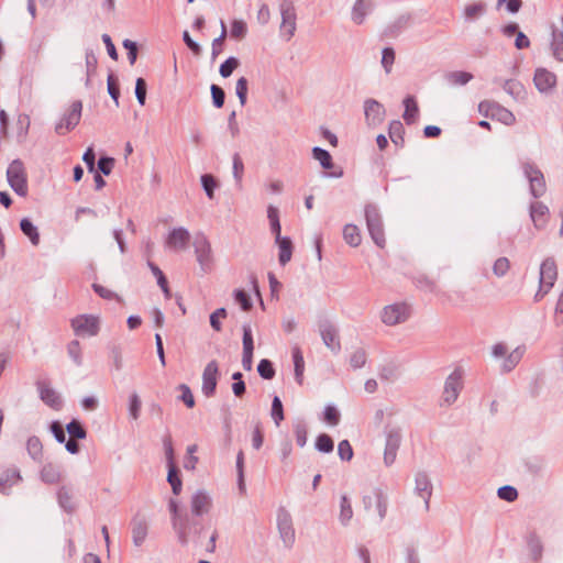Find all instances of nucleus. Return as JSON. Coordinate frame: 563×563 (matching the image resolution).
<instances>
[{
	"mask_svg": "<svg viewBox=\"0 0 563 563\" xmlns=\"http://www.w3.org/2000/svg\"><path fill=\"white\" fill-rule=\"evenodd\" d=\"M464 369L462 367H456L445 378L440 398V407L449 408L456 402L464 387Z\"/></svg>",
	"mask_w": 563,
	"mask_h": 563,
	"instance_id": "f257e3e1",
	"label": "nucleus"
},
{
	"mask_svg": "<svg viewBox=\"0 0 563 563\" xmlns=\"http://www.w3.org/2000/svg\"><path fill=\"white\" fill-rule=\"evenodd\" d=\"M412 314V306L407 301H395L383 307L379 313L380 321L387 327H395L407 322Z\"/></svg>",
	"mask_w": 563,
	"mask_h": 563,
	"instance_id": "f03ea898",
	"label": "nucleus"
},
{
	"mask_svg": "<svg viewBox=\"0 0 563 563\" xmlns=\"http://www.w3.org/2000/svg\"><path fill=\"white\" fill-rule=\"evenodd\" d=\"M172 527L181 545H187L190 541L196 540L203 529L197 519L190 518L187 514L181 518L172 520Z\"/></svg>",
	"mask_w": 563,
	"mask_h": 563,
	"instance_id": "7ed1b4c3",
	"label": "nucleus"
},
{
	"mask_svg": "<svg viewBox=\"0 0 563 563\" xmlns=\"http://www.w3.org/2000/svg\"><path fill=\"white\" fill-rule=\"evenodd\" d=\"M7 180L11 189L20 197L29 194L27 174L20 158L13 159L7 168Z\"/></svg>",
	"mask_w": 563,
	"mask_h": 563,
	"instance_id": "20e7f679",
	"label": "nucleus"
},
{
	"mask_svg": "<svg viewBox=\"0 0 563 563\" xmlns=\"http://www.w3.org/2000/svg\"><path fill=\"white\" fill-rule=\"evenodd\" d=\"M558 278V266L553 258L544 260L540 265L539 289L534 295V301H540L549 294Z\"/></svg>",
	"mask_w": 563,
	"mask_h": 563,
	"instance_id": "39448f33",
	"label": "nucleus"
},
{
	"mask_svg": "<svg viewBox=\"0 0 563 563\" xmlns=\"http://www.w3.org/2000/svg\"><path fill=\"white\" fill-rule=\"evenodd\" d=\"M70 327L77 336L91 338L99 334L101 319L97 314H78L70 320Z\"/></svg>",
	"mask_w": 563,
	"mask_h": 563,
	"instance_id": "423d86ee",
	"label": "nucleus"
},
{
	"mask_svg": "<svg viewBox=\"0 0 563 563\" xmlns=\"http://www.w3.org/2000/svg\"><path fill=\"white\" fill-rule=\"evenodd\" d=\"M523 176L529 183V191L536 199L544 196L547 183L541 169L532 162H525L521 165Z\"/></svg>",
	"mask_w": 563,
	"mask_h": 563,
	"instance_id": "0eeeda50",
	"label": "nucleus"
},
{
	"mask_svg": "<svg viewBox=\"0 0 563 563\" xmlns=\"http://www.w3.org/2000/svg\"><path fill=\"white\" fill-rule=\"evenodd\" d=\"M365 219L373 242L376 244V246H384L385 232L382 216L375 205H366Z\"/></svg>",
	"mask_w": 563,
	"mask_h": 563,
	"instance_id": "6e6552de",
	"label": "nucleus"
},
{
	"mask_svg": "<svg viewBox=\"0 0 563 563\" xmlns=\"http://www.w3.org/2000/svg\"><path fill=\"white\" fill-rule=\"evenodd\" d=\"M282 15L280 35L288 42L297 29V13L292 0H283L279 4Z\"/></svg>",
	"mask_w": 563,
	"mask_h": 563,
	"instance_id": "1a4fd4ad",
	"label": "nucleus"
},
{
	"mask_svg": "<svg viewBox=\"0 0 563 563\" xmlns=\"http://www.w3.org/2000/svg\"><path fill=\"white\" fill-rule=\"evenodd\" d=\"M318 332L323 344L333 353L339 354L342 346L338 328L329 320H322L318 323Z\"/></svg>",
	"mask_w": 563,
	"mask_h": 563,
	"instance_id": "9d476101",
	"label": "nucleus"
},
{
	"mask_svg": "<svg viewBox=\"0 0 563 563\" xmlns=\"http://www.w3.org/2000/svg\"><path fill=\"white\" fill-rule=\"evenodd\" d=\"M82 103L80 100L74 101L68 111L64 114L62 120L55 125V132L58 135H65L67 132L74 130L81 118Z\"/></svg>",
	"mask_w": 563,
	"mask_h": 563,
	"instance_id": "9b49d317",
	"label": "nucleus"
},
{
	"mask_svg": "<svg viewBox=\"0 0 563 563\" xmlns=\"http://www.w3.org/2000/svg\"><path fill=\"white\" fill-rule=\"evenodd\" d=\"M363 504L366 510H375L382 521L387 514L388 498L380 488H374L363 497Z\"/></svg>",
	"mask_w": 563,
	"mask_h": 563,
	"instance_id": "f8f14e48",
	"label": "nucleus"
},
{
	"mask_svg": "<svg viewBox=\"0 0 563 563\" xmlns=\"http://www.w3.org/2000/svg\"><path fill=\"white\" fill-rule=\"evenodd\" d=\"M191 514L196 517H200L209 514L212 508V497L205 489L196 490L190 498Z\"/></svg>",
	"mask_w": 563,
	"mask_h": 563,
	"instance_id": "ddd939ff",
	"label": "nucleus"
},
{
	"mask_svg": "<svg viewBox=\"0 0 563 563\" xmlns=\"http://www.w3.org/2000/svg\"><path fill=\"white\" fill-rule=\"evenodd\" d=\"M219 376V366L217 361H210L202 373V386L201 391L206 397L214 395Z\"/></svg>",
	"mask_w": 563,
	"mask_h": 563,
	"instance_id": "4468645a",
	"label": "nucleus"
},
{
	"mask_svg": "<svg viewBox=\"0 0 563 563\" xmlns=\"http://www.w3.org/2000/svg\"><path fill=\"white\" fill-rule=\"evenodd\" d=\"M536 88L541 93H549L556 85V76L547 68H537L533 76Z\"/></svg>",
	"mask_w": 563,
	"mask_h": 563,
	"instance_id": "2eb2a0df",
	"label": "nucleus"
},
{
	"mask_svg": "<svg viewBox=\"0 0 563 563\" xmlns=\"http://www.w3.org/2000/svg\"><path fill=\"white\" fill-rule=\"evenodd\" d=\"M267 218L269 220L271 224V231L275 235V241L278 246L286 247L291 246V240L287 236L282 238L280 236V222H279V212L278 209L269 206L267 209Z\"/></svg>",
	"mask_w": 563,
	"mask_h": 563,
	"instance_id": "dca6fc26",
	"label": "nucleus"
},
{
	"mask_svg": "<svg viewBox=\"0 0 563 563\" xmlns=\"http://www.w3.org/2000/svg\"><path fill=\"white\" fill-rule=\"evenodd\" d=\"M415 492L424 503V509H429V500L432 495V484L427 473L419 472L415 477Z\"/></svg>",
	"mask_w": 563,
	"mask_h": 563,
	"instance_id": "f3484780",
	"label": "nucleus"
},
{
	"mask_svg": "<svg viewBox=\"0 0 563 563\" xmlns=\"http://www.w3.org/2000/svg\"><path fill=\"white\" fill-rule=\"evenodd\" d=\"M364 112L369 125H377L382 123L385 117V109L383 104L375 99H367L364 102Z\"/></svg>",
	"mask_w": 563,
	"mask_h": 563,
	"instance_id": "a211bd4d",
	"label": "nucleus"
},
{
	"mask_svg": "<svg viewBox=\"0 0 563 563\" xmlns=\"http://www.w3.org/2000/svg\"><path fill=\"white\" fill-rule=\"evenodd\" d=\"M529 211L530 218L537 229H542L547 225L550 218V210L543 202H531Z\"/></svg>",
	"mask_w": 563,
	"mask_h": 563,
	"instance_id": "6ab92c4d",
	"label": "nucleus"
},
{
	"mask_svg": "<svg viewBox=\"0 0 563 563\" xmlns=\"http://www.w3.org/2000/svg\"><path fill=\"white\" fill-rule=\"evenodd\" d=\"M132 541L136 548H140L146 540L148 533V522L142 516H135L131 522Z\"/></svg>",
	"mask_w": 563,
	"mask_h": 563,
	"instance_id": "aec40b11",
	"label": "nucleus"
},
{
	"mask_svg": "<svg viewBox=\"0 0 563 563\" xmlns=\"http://www.w3.org/2000/svg\"><path fill=\"white\" fill-rule=\"evenodd\" d=\"M277 526L284 543L287 545L291 544L295 540V530L291 517L287 511L283 510L278 514Z\"/></svg>",
	"mask_w": 563,
	"mask_h": 563,
	"instance_id": "412c9836",
	"label": "nucleus"
},
{
	"mask_svg": "<svg viewBox=\"0 0 563 563\" xmlns=\"http://www.w3.org/2000/svg\"><path fill=\"white\" fill-rule=\"evenodd\" d=\"M22 481L20 471L16 467H9L0 474V493L9 495L11 488Z\"/></svg>",
	"mask_w": 563,
	"mask_h": 563,
	"instance_id": "4be33fe9",
	"label": "nucleus"
},
{
	"mask_svg": "<svg viewBox=\"0 0 563 563\" xmlns=\"http://www.w3.org/2000/svg\"><path fill=\"white\" fill-rule=\"evenodd\" d=\"M525 352V346H517L512 350H508L506 358L499 363L500 371L505 373L511 372L520 363Z\"/></svg>",
	"mask_w": 563,
	"mask_h": 563,
	"instance_id": "5701e85b",
	"label": "nucleus"
},
{
	"mask_svg": "<svg viewBox=\"0 0 563 563\" xmlns=\"http://www.w3.org/2000/svg\"><path fill=\"white\" fill-rule=\"evenodd\" d=\"M38 391L41 399L49 407L59 409L62 400L59 395L51 388L46 383H38Z\"/></svg>",
	"mask_w": 563,
	"mask_h": 563,
	"instance_id": "b1692460",
	"label": "nucleus"
},
{
	"mask_svg": "<svg viewBox=\"0 0 563 563\" xmlns=\"http://www.w3.org/2000/svg\"><path fill=\"white\" fill-rule=\"evenodd\" d=\"M372 9L373 0H356L352 8L353 22L356 24H362Z\"/></svg>",
	"mask_w": 563,
	"mask_h": 563,
	"instance_id": "393cba45",
	"label": "nucleus"
},
{
	"mask_svg": "<svg viewBox=\"0 0 563 563\" xmlns=\"http://www.w3.org/2000/svg\"><path fill=\"white\" fill-rule=\"evenodd\" d=\"M190 234L187 229L178 227L173 229L167 239H166V245L167 246H185L189 243Z\"/></svg>",
	"mask_w": 563,
	"mask_h": 563,
	"instance_id": "a878e982",
	"label": "nucleus"
},
{
	"mask_svg": "<svg viewBox=\"0 0 563 563\" xmlns=\"http://www.w3.org/2000/svg\"><path fill=\"white\" fill-rule=\"evenodd\" d=\"M40 477L46 484H56L62 478L60 467L53 463H46L40 472Z\"/></svg>",
	"mask_w": 563,
	"mask_h": 563,
	"instance_id": "bb28decb",
	"label": "nucleus"
},
{
	"mask_svg": "<svg viewBox=\"0 0 563 563\" xmlns=\"http://www.w3.org/2000/svg\"><path fill=\"white\" fill-rule=\"evenodd\" d=\"M388 135L391 142L397 147H402L405 144V128L399 120H393L388 126Z\"/></svg>",
	"mask_w": 563,
	"mask_h": 563,
	"instance_id": "cd10ccee",
	"label": "nucleus"
},
{
	"mask_svg": "<svg viewBox=\"0 0 563 563\" xmlns=\"http://www.w3.org/2000/svg\"><path fill=\"white\" fill-rule=\"evenodd\" d=\"M26 451H27V454L30 455V457L32 460H34L35 462L42 461L43 445H42L41 440L37 437L32 435L27 439Z\"/></svg>",
	"mask_w": 563,
	"mask_h": 563,
	"instance_id": "c85d7f7f",
	"label": "nucleus"
},
{
	"mask_svg": "<svg viewBox=\"0 0 563 563\" xmlns=\"http://www.w3.org/2000/svg\"><path fill=\"white\" fill-rule=\"evenodd\" d=\"M405 106V112H404V120L407 124H412L419 113V108L417 106V102L412 96H407L404 100Z\"/></svg>",
	"mask_w": 563,
	"mask_h": 563,
	"instance_id": "c756f323",
	"label": "nucleus"
},
{
	"mask_svg": "<svg viewBox=\"0 0 563 563\" xmlns=\"http://www.w3.org/2000/svg\"><path fill=\"white\" fill-rule=\"evenodd\" d=\"M401 443V429L397 426L387 424L385 428V445L399 449Z\"/></svg>",
	"mask_w": 563,
	"mask_h": 563,
	"instance_id": "7c9ffc66",
	"label": "nucleus"
},
{
	"mask_svg": "<svg viewBox=\"0 0 563 563\" xmlns=\"http://www.w3.org/2000/svg\"><path fill=\"white\" fill-rule=\"evenodd\" d=\"M20 229L23 232V234L30 239V242L33 245H37L40 243L38 230L30 219L23 218L20 221Z\"/></svg>",
	"mask_w": 563,
	"mask_h": 563,
	"instance_id": "2f4dec72",
	"label": "nucleus"
},
{
	"mask_svg": "<svg viewBox=\"0 0 563 563\" xmlns=\"http://www.w3.org/2000/svg\"><path fill=\"white\" fill-rule=\"evenodd\" d=\"M492 119L498 120L506 125H512L516 122L515 114L497 102Z\"/></svg>",
	"mask_w": 563,
	"mask_h": 563,
	"instance_id": "473e14b6",
	"label": "nucleus"
},
{
	"mask_svg": "<svg viewBox=\"0 0 563 563\" xmlns=\"http://www.w3.org/2000/svg\"><path fill=\"white\" fill-rule=\"evenodd\" d=\"M343 238L350 246H360L361 233L355 224H346L343 229Z\"/></svg>",
	"mask_w": 563,
	"mask_h": 563,
	"instance_id": "72a5a7b5",
	"label": "nucleus"
},
{
	"mask_svg": "<svg viewBox=\"0 0 563 563\" xmlns=\"http://www.w3.org/2000/svg\"><path fill=\"white\" fill-rule=\"evenodd\" d=\"M312 156L314 159L319 161L322 168L331 169L333 167L332 157L327 150L314 146L312 148Z\"/></svg>",
	"mask_w": 563,
	"mask_h": 563,
	"instance_id": "f704fd0d",
	"label": "nucleus"
},
{
	"mask_svg": "<svg viewBox=\"0 0 563 563\" xmlns=\"http://www.w3.org/2000/svg\"><path fill=\"white\" fill-rule=\"evenodd\" d=\"M31 119L26 113H20L16 118L15 128L16 135L20 140H24L29 133Z\"/></svg>",
	"mask_w": 563,
	"mask_h": 563,
	"instance_id": "c9c22d12",
	"label": "nucleus"
},
{
	"mask_svg": "<svg viewBox=\"0 0 563 563\" xmlns=\"http://www.w3.org/2000/svg\"><path fill=\"white\" fill-rule=\"evenodd\" d=\"M292 360L295 365V377L298 384H302V376L305 369V361L303 356L299 350V347L294 349L292 351Z\"/></svg>",
	"mask_w": 563,
	"mask_h": 563,
	"instance_id": "e433bc0d",
	"label": "nucleus"
},
{
	"mask_svg": "<svg viewBox=\"0 0 563 563\" xmlns=\"http://www.w3.org/2000/svg\"><path fill=\"white\" fill-rule=\"evenodd\" d=\"M353 517V509L346 496H342L340 505L339 520L343 526H346Z\"/></svg>",
	"mask_w": 563,
	"mask_h": 563,
	"instance_id": "4c0bfd02",
	"label": "nucleus"
},
{
	"mask_svg": "<svg viewBox=\"0 0 563 563\" xmlns=\"http://www.w3.org/2000/svg\"><path fill=\"white\" fill-rule=\"evenodd\" d=\"M503 89L515 99L520 98L525 91L523 86L515 79L504 80Z\"/></svg>",
	"mask_w": 563,
	"mask_h": 563,
	"instance_id": "58836bf2",
	"label": "nucleus"
},
{
	"mask_svg": "<svg viewBox=\"0 0 563 563\" xmlns=\"http://www.w3.org/2000/svg\"><path fill=\"white\" fill-rule=\"evenodd\" d=\"M486 5L483 2L472 3L465 7L464 16L466 20H475L484 14Z\"/></svg>",
	"mask_w": 563,
	"mask_h": 563,
	"instance_id": "ea45409f",
	"label": "nucleus"
},
{
	"mask_svg": "<svg viewBox=\"0 0 563 563\" xmlns=\"http://www.w3.org/2000/svg\"><path fill=\"white\" fill-rule=\"evenodd\" d=\"M233 177L238 186H241L244 174V164L239 153H235L232 157Z\"/></svg>",
	"mask_w": 563,
	"mask_h": 563,
	"instance_id": "a19ab883",
	"label": "nucleus"
},
{
	"mask_svg": "<svg viewBox=\"0 0 563 563\" xmlns=\"http://www.w3.org/2000/svg\"><path fill=\"white\" fill-rule=\"evenodd\" d=\"M446 78L452 85L463 86L472 80L473 75L471 73L456 70L448 74Z\"/></svg>",
	"mask_w": 563,
	"mask_h": 563,
	"instance_id": "79ce46f5",
	"label": "nucleus"
},
{
	"mask_svg": "<svg viewBox=\"0 0 563 563\" xmlns=\"http://www.w3.org/2000/svg\"><path fill=\"white\" fill-rule=\"evenodd\" d=\"M142 402L136 393L129 396V415L131 419L137 420L140 418Z\"/></svg>",
	"mask_w": 563,
	"mask_h": 563,
	"instance_id": "37998d69",
	"label": "nucleus"
},
{
	"mask_svg": "<svg viewBox=\"0 0 563 563\" xmlns=\"http://www.w3.org/2000/svg\"><path fill=\"white\" fill-rule=\"evenodd\" d=\"M366 360H367V354H366L365 350L356 349L350 355V365L354 369H358L365 365Z\"/></svg>",
	"mask_w": 563,
	"mask_h": 563,
	"instance_id": "c03bdc74",
	"label": "nucleus"
},
{
	"mask_svg": "<svg viewBox=\"0 0 563 563\" xmlns=\"http://www.w3.org/2000/svg\"><path fill=\"white\" fill-rule=\"evenodd\" d=\"M167 482L170 484L173 493L179 495L181 492V481L177 476V468L174 464H170L168 468Z\"/></svg>",
	"mask_w": 563,
	"mask_h": 563,
	"instance_id": "a18cd8bd",
	"label": "nucleus"
},
{
	"mask_svg": "<svg viewBox=\"0 0 563 563\" xmlns=\"http://www.w3.org/2000/svg\"><path fill=\"white\" fill-rule=\"evenodd\" d=\"M333 440L325 433L320 434L316 440V449L322 453H330L333 451Z\"/></svg>",
	"mask_w": 563,
	"mask_h": 563,
	"instance_id": "49530a36",
	"label": "nucleus"
},
{
	"mask_svg": "<svg viewBox=\"0 0 563 563\" xmlns=\"http://www.w3.org/2000/svg\"><path fill=\"white\" fill-rule=\"evenodd\" d=\"M66 430L74 439L82 440L87 435L86 430L78 420H71L69 423H67Z\"/></svg>",
	"mask_w": 563,
	"mask_h": 563,
	"instance_id": "de8ad7c7",
	"label": "nucleus"
},
{
	"mask_svg": "<svg viewBox=\"0 0 563 563\" xmlns=\"http://www.w3.org/2000/svg\"><path fill=\"white\" fill-rule=\"evenodd\" d=\"M201 185L202 188L209 199H213L214 189L218 187V184L214 177L210 174H205L201 176Z\"/></svg>",
	"mask_w": 563,
	"mask_h": 563,
	"instance_id": "09e8293b",
	"label": "nucleus"
},
{
	"mask_svg": "<svg viewBox=\"0 0 563 563\" xmlns=\"http://www.w3.org/2000/svg\"><path fill=\"white\" fill-rule=\"evenodd\" d=\"M69 357L74 361L77 366L82 364L81 346L79 341L74 340L67 346Z\"/></svg>",
	"mask_w": 563,
	"mask_h": 563,
	"instance_id": "8fccbe9b",
	"label": "nucleus"
},
{
	"mask_svg": "<svg viewBox=\"0 0 563 563\" xmlns=\"http://www.w3.org/2000/svg\"><path fill=\"white\" fill-rule=\"evenodd\" d=\"M239 66V59L231 56L229 58H227L221 65H220V68H219V71H220V75L223 77V78H228L232 75V73L234 71V69Z\"/></svg>",
	"mask_w": 563,
	"mask_h": 563,
	"instance_id": "3c124183",
	"label": "nucleus"
},
{
	"mask_svg": "<svg viewBox=\"0 0 563 563\" xmlns=\"http://www.w3.org/2000/svg\"><path fill=\"white\" fill-rule=\"evenodd\" d=\"M210 91L213 106L218 109L222 108L225 100L224 90L220 86L212 84L210 87Z\"/></svg>",
	"mask_w": 563,
	"mask_h": 563,
	"instance_id": "603ef678",
	"label": "nucleus"
},
{
	"mask_svg": "<svg viewBox=\"0 0 563 563\" xmlns=\"http://www.w3.org/2000/svg\"><path fill=\"white\" fill-rule=\"evenodd\" d=\"M527 543H528L529 551L531 552L533 558L534 559L540 558L541 553H542V542H541L540 538L537 534L532 533L528 537Z\"/></svg>",
	"mask_w": 563,
	"mask_h": 563,
	"instance_id": "864d4df0",
	"label": "nucleus"
},
{
	"mask_svg": "<svg viewBox=\"0 0 563 563\" xmlns=\"http://www.w3.org/2000/svg\"><path fill=\"white\" fill-rule=\"evenodd\" d=\"M272 418L275 422V424L278 427L280 424V421L284 420V410H283V404L278 396H275L273 398L272 402Z\"/></svg>",
	"mask_w": 563,
	"mask_h": 563,
	"instance_id": "5fc2aeb1",
	"label": "nucleus"
},
{
	"mask_svg": "<svg viewBox=\"0 0 563 563\" xmlns=\"http://www.w3.org/2000/svg\"><path fill=\"white\" fill-rule=\"evenodd\" d=\"M510 268V262L507 257H499L493 265V273L497 277H504Z\"/></svg>",
	"mask_w": 563,
	"mask_h": 563,
	"instance_id": "6e6d98bb",
	"label": "nucleus"
},
{
	"mask_svg": "<svg viewBox=\"0 0 563 563\" xmlns=\"http://www.w3.org/2000/svg\"><path fill=\"white\" fill-rule=\"evenodd\" d=\"M257 372L260 376L264 379H272L275 375V369L273 364L268 360H262L257 365Z\"/></svg>",
	"mask_w": 563,
	"mask_h": 563,
	"instance_id": "4d7b16f0",
	"label": "nucleus"
},
{
	"mask_svg": "<svg viewBox=\"0 0 563 563\" xmlns=\"http://www.w3.org/2000/svg\"><path fill=\"white\" fill-rule=\"evenodd\" d=\"M108 82V92L112 100L114 101L115 106H119V97H120V89L118 79L113 74H110L107 79Z\"/></svg>",
	"mask_w": 563,
	"mask_h": 563,
	"instance_id": "13d9d810",
	"label": "nucleus"
},
{
	"mask_svg": "<svg viewBox=\"0 0 563 563\" xmlns=\"http://www.w3.org/2000/svg\"><path fill=\"white\" fill-rule=\"evenodd\" d=\"M243 353H252L254 351V342H253V335L252 330L249 324L243 325Z\"/></svg>",
	"mask_w": 563,
	"mask_h": 563,
	"instance_id": "bf43d9fd",
	"label": "nucleus"
},
{
	"mask_svg": "<svg viewBox=\"0 0 563 563\" xmlns=\"http://www.w3.org/2000/svg\"><path fill=\"white\" fill-rule=\"evenodd\" d=\"M551 49L553 57L559 62H563V37L560 35L558 36L554 32L553 40L551 42Z\"/></svg>",
	"mask_w": 563,
	"mask_h": 563,
	"instance_id": "052dcab7",
	"label": "nucleus"
},
{
	"mask_svg": "<svg viewBox=\"0 0 563 563\" xmlns=\"http://www.w3.org/2000/svg\"><path fill=\"white\" fill-rule=\"evenodd\" d=\"M195 255L201 268L207 271L211 260V249H195Z\"/></svg>",
	"mask_w": 563,
	"mask_h": 563,
	"instance_id": "680f3d73",
	"label": "nucleus"
},
{
	"mask_svg": "<svg viewBox=\"0 0 563 563\" xmlns=\"http://www.w3.org/2000/svg\"><path fill=\"white\" fill-rule=\"evenodd\" d=\"M147 85L143 78H137L135 81V97L140 106L145 104Z\"/></svg>",
	"mask_w": 563,
	"mask_h": 563,
	"instance_id": "e2e57ef3",
	"label": "nucleus"
},
{
	"mask_svg": "<svg viewBox=\"0 0 563 563\" xmlns=\"http://www.w3.org/2000/svg\"><path fill=\"white\" fill-rule=\"evenodd\" d=\"M227 317V310L224 308H219L210 314V325L211 328L219 332L222 330V324L220 319H224Z\"/></svg>",
	"mask_w": 563,
	"mask_h": 563,
	"instance_id": "0e129e2a",
	"label": "nucleus"
},
{
	"mask_svg": "<svg viewBox=\"0 0 563 563\" xmlns=\"http://www.w3.org/2000/svg\"><path fill=\"white\" fill-rule=\"evenodd\" d=\"M234 299L244 311H249L253 306L250 296L242 289L234 291Z\"/></svg>",
	"mask_w": 563,
	"mask_h": 563,
	"instance_id": "69168bd1",
	"label": "nucleus"
},
{
	"mask_svg": "<svg viewBox=\"0 0 563 563\" xmlns=\"http://www.w3.org/2000/svg\"><path fill=\"white\" fill-rule=\"evenodd\" d=\"M497 495L503 500L514 501L518 497V492L515 487L506 485V486L498 488Z\"/></svg>",
	"mask_w": 563,
	"mask_h": 563,
	"instance_id": "338daca9",
	"label": "nucleus"
},
{
	"mask_svg": "<svg viewBox=\"0 0 563 563\" xmlns=\"http://www.w3.org/2000/svg\"><path fill=\"white\" fill-rule=\"evenodd\" d=\"M247 31L246 23L242 20H234L231 25V36L241 40Z\"/></svg>",
	"mask_w": 563,
	"mask_h": 563,
	"instance_id": "774afa93",
	"label": "nucleus"
}]
</instances>
